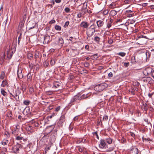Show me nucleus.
<instances>
[{
	"label": "nucleus",
	"mask_w": 154,
	"mask_h": 154,
	"mask_svg": "<svg viewBox=\"0 0 154 154\" xmlns=\"http://www.w3.org/2000/svg\"><path fill=\"white\" fill-rule=\"evenodd\" d=\"M39 53L38 52H36L35 54V58H37L39 56Z\"/></svg>",
	"instance_id": "c9c22d12"
},
{
	"label": "nucleus",
	"mask_w": 154,
	"mask_h": 154,
	"mask_svg": "<svg viewBox=\"0 0 154 154\" xmlns=\"http://www.w3.org/2000/svg\"><path fill=\"white\" fill-rule=\"evenodd\" d=\"M60 109V106H59L57 107L55 109V111L57 112L59 111Z\"/></svg>",
	"instance_id": "c03bdc74"
},
{
	"label": "nucleus",
	"mask_w": 154,
	"mask_h": 154,
	"mask_svg": "<svg viewBox=\"0 0 154 154\" xmlns=\"http://www.w3.org/2000/svg\"><path fill=\"white\" fill-rule=\"evenodd\" d=\"M17 75L19 78L21 79L23 78V75L21 70H19L18 69L17 70Z\"/></svg>",
	"instance_id": "9b49d317"
},
{
	"label": "nucleus",
	"mask_w": 154,
	"mask_h": 154,
	"mask_svg": "<svg viewBox=\"0 0 154 154\" xmlns=\"http://www.w3.org/2000/svg\"><path fill=\"white\" fill-rule=\"evenodd\" d=\"M16 139L17 140H23L24 138L23 137L21 136V135H20V136H17L16 137Z\"/></svg>",
	"instance_id": "6ab92c4d"
},
{
	"label": "nucleus",
	"mask_w": 154,
	"mask_h": 154,
	"mask_svg": "<svg viewBox=\"0 0 154 154\" xmlns=\"http://www.w3.org/2000/svg\"><path fill=\"white\" fill-rule=\"evenodd\" d=\"M129 64V63H125L124 65L126 67H128Z\"/></svg>",
	"instance_id": "79ce46f5"
},
{
	"label": "nucleus",
	"mask_w": 154,
	"mask_h": 154,
	"mask_svg": "<svg viewBox=\"0 0 154 154\" xmlns=\"http://www.w3.org/2000/svg\"><path fill=\"white\" fill-rule=\"evenodd\" d=\"M106 146V143L105 141L102 139L100 140V143L99 144L100 147L103 148Z\"/></svg>",
	"instance_id": "1a4fd4ad"
},
{
	"label": "nucleus",
	"mask_w": 154,
	"mask_h": 154,
	"mask_svg": "<svg viewBox=\"0 0 154 154\" xmlns=\"http://www.w3.org/2000/svg\"><path fill=\"white\" fill-rule=\"evenodd\" d=\"M12 50H13L12 52V53H13L14 52L16 51V48H14L13 49H12Z\"/></svg>",
	"instance_id": "bf43d9fd"
},
{
	"label": "nucleus",
	"mask_w": 154,
	"mask_h": 154,
	"mask_svg": "<svg viewBox=\"0 0 154 154\" xmlns=\"http://www.w3.org/2000/svg\"><path fill=\"white\" fill-rule=\"evenodd\" d=\"M21 118V116L20 115H19L18 117V118L19 119Z\"/></svg>",
	"instance_id": "338daca9"
},
{
	"label": "nucleus",
	"mask_w": 154,
	"mask_h": 154,
	"mask_svg": "<svg viewBox=\"0 0 154 154\" xmlns=\"http://www.w3.org/2000/svg\"><path fill=\"white\" fill-rule=\"evenodd\" d=\"M5 72H1V74L0 75V79L1 80L3 79L5 77Z\"/></svg>",
	"instance_id": "5701e85b"
},
{
	"label": "nucleus",
	"mask_w": 154,
	"mask_h": 154,
	"mask_svg": "<svg viewBox=\"0 0 154 154\" xmlns=\"http://www.w3.org/2000/svg\"><path fill=\"white\" fill-rule=\"evenodd\" d=\"M29 103L30 101L29 100H25L23 102V103L26 105H28L29 104Z\"/></svg>",
	"instance_id": "f704fd0d"
},
{
	"label": "nucleus",
	"mask_w": 154,
	"mask_h": 154,
	"mask_svg": "<svg viewBox=\"0 0 154 154\" xmlns=\"http://www.w3.org/2000/svg\"><path fill=\"white\" fill-rule=\"evenodd\" d=\"M151 9H154V5H152L151 6Z\"/></svg>",
	"instance_id": "e2e57ef3"
},
{
	"label": "nucleus",
	"mask_w": 154,
	"mask_h": 154,
	"mask_svg": "<svg viewBox=\"0 0 154 154\" xmlns=\"http://www.w3.org/2000/svg\"><path fill=\"white\" fill-rule=\"evenodd\" d=\"M49 65V61L46 60L44 63V66L45 67H47Z\"/></svg>",
	"instance_id": "4be33fe9"
},
{
	"label": "nucleus",
	"mask_w": 154,
	"mask_h": 154,
	"mask_svg": "<svg viewBox=\"0 0 154 154\" xmlns=\"http://www.w3.org/2000/svg\"><path fill=\"white\" fill-rule=\"evenodd\" d=\"M50 51L51 52H53L54 51V50L53 49H50Z\"/></svg>",
	"instance_id": "0e129e2a"
},
{
	"label": "nucleus",
	"mask_w": 154,
	"mask_h": 154,
	"mask_svg": "<svg viewBox=\"0 0 154 154\" xmlns=\"http://www.w3.org/2000/svg\"><path fill=\"white\" fill-rule=\"evenodd\" d=\"M69 24V22L68 21H66L64 25V27L65 28L67 27Z\"/></svg>",
	"instance_id": "e433bc0d"
},
{
	"label": "nucleus",
	"mask_w": 154,
	"mask_h": 154,
	"mask_svg": "<svg viewBox=\"0 0 154 154\" xmlns=\"http://www.w3.org/2000/svg\"><path fill=\"white\" fill-rule=\"evenodd\" d=\"M22 146L20 144L17 143L16 145L12 148V152L17 153L19 150V148H21Z\"/></svg>",
	"instance_id": "20e7f679"
},
{
	"label": "nucleus",
	"mask_w": 154,
	"mask_h": 154,
	"mask_svg": "<svg viewBox=\"0 0 154 154\" xmlns=\"http://www.w3.org/2000/svg\"><path fill=\"white\" fill-rule=\"evenodd\" d=\"M117 54L122 57H123L126 54L124 52H120L118 53Z\"/></svg>",
	"instance_id": "cd10ccee"
},
{
	"label": "nucleus",
	"mask_w": 154,
	"mask_h": 154,
	"mask_svg": "<svg viewBox=\"0 0 154 154\" xmlns=\"http://www.w3.org/2000/svg\"><path fill=\"white\" fill-rule=\"evenodd\" d=\"M110 6H111L112 7V8H115V5L114 4H111L110 5Z\"/></svg>",
	"instance_id": "de8ad7c7"
},
{
	"label": "nucleus",
	"mask_w": 154,
	"mask_h": 154,
	"mask_svg": "<svg viewBox=\"0 0 154 154\" xmlns=\"http://www.w3.org/2000/svg\"><path fill=\"white\" fill-rule=\"evenodd\" d=\"M27 57L29 59H31L33 57L32 54L30 53H28L27 54Z\"/></svg>",
	"instance_id": "c85d7f7f"
},
{
	"label": "nucleus",
	"mask_w": 154,
	"mask_h": 154,
	"mask_svg": "<svg viewBox=\"0 0 154 154\" xmlns=\"http://www.w3.org/2000/svg\"><path fill=\"white\" fill-rule=\"evenodd\" d=\"M106 141L108 144H110L112 143V140L110 138H107L106 139Z\"/></svg>",
	"instance_id": "c756f323"
},
{
	"label": "nucleus",
	"mask_w": 154,
	"mask_h": 154,
	"mask_svg": "<svg viewBox=\"0 0 154 154\" xmlns=\"http://www.w3.org/2000/svg\"><path fill=\"white\" fill-rule=\"evenodd\" d=\"M2 144L3 145H9L10 143L9 142V140L6 139H4L2 142Z\"/></svg>",
	"instance_id": "9d476101"
},
{
	"label": "nucleus",
	"mask_w": 154,
	"mask_h": 154,
	"mask_svg": "<svg viewBox=\"0 0 154 154\" xmlns=\"http://www.w3.org/2000/svg\"><path fill=\"white\" fill-rule=\"evenodd\" d=\"M70 9L68 8H66L65 9V11L66 12L68 13L70 11Z\"/></svg>",
	"instance_id": "ea45409f"
},
{
	"label": "nucleus",
	"mask_w": 154,
	"mask_h": 154,
	"mask_svg": "<svg viewBox=\"0 0 154 154\" xmlns=\"http://www.w3.org/2000/svg\"><path fill=\"white\" fill-rule=\"evenodd\" d=\"M84 13L81 12L78 14L77 16L79 18H80L82 17Z\"/></svg>",
	"instance_id": "2f4dec72"
},
{
	"label": "nucleus",
	"mask_w": 154,
	"mask_h": 154,
	"mask_svg": "<svg viewBox=\"0 0 154 154\" xmlns=\"http://www.w3.org/2000/svg\"><path fill=\"white\" fill-rule=\"evenodd\" d=\"M109 44H111L113 43V41L112 40H109L108 42Z\"/></svg>",
	"instance_id": "8fccbe9b"
},
{
	"label": "nucleus",
	"mask_w": 154,
	"mask_h": 154,
	"mask_svg": "<svg viewBox=\"0 0 154 154\" xmlns=\"http://www.w3.org/2000/svg\"><path fill=\"white\" fill-rule=\"evenodd\" d=\"M132 12V11L131 10H127L126 11V13H131Z\"/></svg>",
	"instance_id": "603ef678"
},
{
	"label": "nucleus",
	"mask_w": 154,
	"mask_h": 154,
	"mask_svg": "<svg viewBox=\"0 0 154 154\" xmlns=\"http://www.w3.org/2000/svg\"><path fill=\"white\" fill-rule=\"evenodd\" d=\"M148 69L150 71V72L151 73L152 77L154 79V71L152 69Z\"/></svg>",
	"instance_id": "393cba45"
},
{
	"label": "nucleus",
	"mask_w": 154,
	"mask_h": 154,
	"mask_svg": "<svg viewBox=\"0 0 154 154\" xmlns=\"http://www.w3.org/2000/svg\"><path fill=\"white\" fill-rule=\"evenodd\" d=\"M79 96L77 95L75 96L71 99L70 102L69 103V106H71L72 103L74 102H76L78 100H79Z\"/></svg>",
	"instance_id": "39448f33"
},
{
	"label": "nucleus",
	"mask_w": 154,
	"mask_h": 154,
	"mask_svg": "<svg viewBox=\"0 0 154 154\" xmlns=\"http://www.w3.org/2000/svg\"><path fill=\"white\" fill-rule=\"evenodd\" d=\"M110 23H108L107 25V27H108V28H109L111 26V23H110Z\"/></svg>",
	"instance_id": "a18cd8bd"
},
{
	"label": "nucleus",
	"mask_w": 154,
	"mask_h": 154,
	"mask_svg": "<svg viewBox=\"0 0 154 154\" xmlns=\"http://www.w3.org/2000/svg\"><path fill=\"white\" fill-rule=\"evenodd\" d=\"M78 119V116H76L75 117L74 119H73V120H74V121H76V120H77Z\"/></svg>",
	"instance_id": "6e6d98bb"
},
{
	"label": "nucleus",
	"mask_w": 154,
	"mask_h": 154,
	"mask_svg": "<svg viewBox=\"0 0 154 154\" xmlns=\"http://www.w3.org/2000/svg\"><path fill=\"white\" fill-rule=\"evenodd\" d=\"M108 119V116H104L103 118V120H101V122H102L103 121H105L107 120Z\"/></svg>",
	"instance_id": "a878e982"
},
{
	"label": "nucleus",
	"mask_w": 154,
	"mask_h": 154,
	"mask_svg": "<svg viewBox=\"0 0 154 154\" xmlns=\"http://www.w3.org/2000/svg\"><path fill=\"white\" fill-rule=\"evenodd\" d=\"M88 94H83L80 97H79V100L81 99H85L88 97Z\"/></svg>",
	"instance_id": "2eb2a0df"
},
{
	"label": "nucleus",
	"mask_w": 154,
	"mask_h": 154,
	"mask_svg": "<svg viewBox=\"0 0 154 154\" xmlns=\"http://www.w3.org/2000/svg\"><path fill=\"white\" fill-rule=\"evenodd\" d=\"M1 92L2 94H3L4 96H5L7 94L6 92H5L3 89H1Z\"/></svg>",
	"instance_id": "473e14b6"
},
{
	"label": "nucleus",
	"mask_w": 154,
	"mask_h": 154,
	"mask_svg": "<svg viewBox=\"0 0 154 154\" xmlns=\"http://www.w3.org/2000/svg\"><path fill=\"white\" fill-rule=\"evenodd\" d=\"M89 47V46H88V45H86L85 46V49H88Z\"/></svg>",
	"instance_id": "052dcab7"
},
{
	"label": "nucleus",
	"mask_w": 154,
	"mask_h": 154,
	"mask_svg": "<svg viewBox=\"0 0 154 154\" xmlns=\"http://www.w3.org/2000/svg\"><path fill=\"white\" fill-rule=\"evenodd\" d=\"M109 12V11L108 10H104L103 12V14L104 15H106Z\"/></svg>",
	"instance_id": "58836bf2"
},
{
	"label": "nucleus",
	"mask_w": 154,
	"mask_h": 154,
	"mask_svg": "<svg viewBox=\"0 0 154 154\" xmlns=\"http://www.w3.org/2000/svg\"><path fill=\"white\" fill-rule=\"evenodd\" d=\"M87 12H88V10L86 7L82 10L81 12H82L84 14L86 13Z\"/></svg>",
	"instance_id": "bb28decb"
},
{
	"label": "nucleus",
	"mask_w": 154,
	"mask_h": 154,
	"mask_svg": "<svg viewBox=\"0 0 154 154\" xmlns=\"http://www.w3.org/2000/svg\"><path fill=\"white\" fill-rule=\"evenodd\" d=\"M95 26L94 24H93L88 29L87 33L89 37H91L94 35L95 31Z\"/></svg>",
	"instance_id": "7ed1b4c3"
},
{
	"label": "nucleus",
	"mask_w": 154,
	"mask_h": 154,
	"mask_svg": "<svg viewBox=\"0 0 154 154\" xmlns=\"http://www.w3.org/2000/svg\"><path fill=\"white\" fill-rule=\"evenodd\" d=\"M132 16V15L131 14H128L127 15V17H131Z\"/></svg>",
	"instance_id": "864d4df0"
},
{
	"label": "nucleus",
	"mask_w": 154,
	"mask_h": 154,
	"mask_svg": "<svg viewBox=\"0 0 154 154\" xmlns=\"http://www.w3.org/2000/svg\"><path fill=\"white\" fill-rule=\"evenodd\" d=\"M100 40V38L97 36H95L94 40L97 43H99Z\"/></svg>",
	"instance_id": "aec40b11"
},
{
	"label": "nucleus",
	"mask_w": 154,
	"mask_h": 154,
	"mask_svg": "<svg viewBox=\"0 0 154 154\" xmlns=\"http://www.w3.org/2000/svg\"><path fill=\"white\" fill-rule=\"evenodd\" d=\"M81 27L85 28H87L89 26V24L86 22H82L80 24Z\"/></svg>",
	"instance_id": "6e6552de"
},
{
	"label": "nucleus",
	"mask_w": 154,
	"mask_h": 154,
	"mask_svg": "<svg viewBox=\"0 0 154 154\" xmlns=\"http://www.w3.org/2000/svg\"><path fill=\"white\" fill-rule=\"evenodd\" d=\"M55 63V61L54 60L52 59L51 60V61H50V63H51V65L52 66H53L54 64Z\"/></svg>",
	"instance_id": "72a5a7b5"
},
{
	"label": "nucleus",
	"mask_w": 154,
	"mask_h": 154,
	"mask_svg": "<svg viewBox=\"0 0 154 154\" xmlns=\"http://www.w3.org/2000/svg\"><path fill=\"white\" fill-rule=\"evenodd\" d=\"M58 41L59 45H60L61 46H62L64 43L63 39L62 38H59Z\"/></svg>",
	"instance_id": "4468645a"
},
{
	"label": "nucleus",
	"mask_w": 154,
	"mask_h": 154,
	"mask_svg": "<svg viewBox=\"0 0 154 154\" xmlns=\"http://www.w3.org/2000/svg\"><path fill=\"white\" fill-rule=\"evenodd\" d=\"M130 134H131V136H132V137H134L135 136V134L133 133H130Z\"/></svg>",
	"instance_id": "5fc2aeb1"
},
{
	"label": "nucleus",
	"mask_w": 154,
	"mask_h": 154,
	"mask_svg": "<svg viewBox=\"0 0 154 154\" xmlns=\"http://www.w3.org/2000/svg\"><path fill=\"white\" fill-rule=\"evenodd\" d=\"M153 94V93H151V94H148V96L149 97H151L152 95Z\"/></svg>",
	"instance_id": "3c124183"
},
{
	"label": "nucleus",
	"mask_w": 154,
	"mask_h": 154,
	"mask_svg": "<svg viewBox=\"0 0 154 154\" xmlns=\"http://www.w3.org/2000/svg\"><path fill=\"white\" fill-rule=\"evenodd\" d=\"M60 85L61 84L60 83L58 82H55L54 84V87L56 88L59 87H60Z\"/></svg>",
	"instance_id": "412c9836"
},
{
	"label": "nucleus",
	"mask_w": 154,
	"mask_h": 154,
	"mask_svg": "<svg viewBox=\"0 0 154 154\" xmlns=\"http://www.w3.org/2000/svg\"><path fill=\"white\" fill-rule=\"evenodd\" d=\"M133 90H134V91H137L138 90V89L136 87H134L133 88Z\"/></svg>",
	"instance_id": "09e8293b"
},
{
	"label": "nucleus",
	"mask_w": 154,
	"mask_h": 154,
	"mask_svg": "<svg viewBox=\"0 0 154 154\" xmlns=\"http://www.w3.org/2000/svg\"><path fill=\"white\" fill-rule=\"evenodd\" d=\"M147 4V3H143V6H145Z\"/></svg>",
	"instance_id": "680f3d73"
},
{
	"label": "nucleus",
	"mask_w": 154,
	"mask_h": 154,
	"mask_svg": "<svg viewBox=\"0 0 154 154\" xmlns=\"http://www.w3.org/2000/svg\"><path fill=\"white\" fill-rule=\"evenodd\" d=\"M130 1H124V2L125 4H127L128 3H129Z\"/></svg>",
	"instance_id": "13d9d810"
},
{
	"label": "nucleus",
	"mask_w": 154,
	"mask_h": 154,
	"mask_svg": "<svg viewBox=\"0 0 154 154\" xmlns=\"http://www.w3.org/2000/svg\"><path fill=\"white\" fill-rule=\"evenodd\" d=\"M97 26L98 27L102 26L103 24V22L101 20H98L97 22Z\"/></svg>",
	"instance_id": "ddd939ff"
},
{
	"label": "nucleus",
	"mask_w": 154,
	"mask_h": 154,
	"mask_svg": "<svg viewBox=\"0 0 154 154\" xmlns=\"http://www.w3.org/2000/svg\"><path fill=\"white\" fill-rule=\"evenodd\" d=\"M150 79L149 78H146L143 79V81L147 82V81L149 80Z\"/></svg>",
	"instance_id": "37998d69"
},
{
	"label": "nucleus",
	"mask_w": 154,
	"mask_h": 154,
	"mask_svg": "<svg viewBox=\"0 0 154 154\" xmlns=\"http://www.w3.org/2000/svg\"><path fill=\"white\" fill-rule=\"evenodd\" d=\"M23 113L25 115H26L29 113V109L28 107H26L23 111Z\"/></svg>",
	"instance_id": "f8f14e48"
},
{
	"label": "nucleus",
	"mask_w": 154,
	"mask_h": 154,
	"mask_svg": "<svg viewBox=\"0 0 154 154\" xmlns=\"http://www.w3.org/2000/svg\"><path fill=\"white\" fill-rule=\"evenodd\" d=\"M130 153L131 154H138V149L135 147H134L131 150Z\"/></svg>",
	"instance_id": "423d86ee"
},
{
	"label": "nucleus",
	"mask_w": 154,
	"mask_h": 154,
	"mask_svg": "<svg viewBox=\"0 0 154 154\" xmlns=\"http://www.w3.org/2000/svg\"><path fill=\"white\" fill-rule=\"evenodd\" d=\"M108 86L107 85L106 83H102L96 85L94 88V89L98 91H103Z\"/></svg>",
	"instance_id": "f03ea898"
},
{
	"label": "nucleus",
	"mask_w": 154,
	"mask_h": 154,
	"mask_svg": "<svg viewBox=\"0 0 154 154\" xmlns=\"http://www.w3.org/2000/svg\"><path fill=\"white\" fill-rule=\"evenodd\" d=\"M135 85L137 86H138L139 85V83L138 82H136L135 83Z\"/></svg>",
	"instance_id": "4d7b16f0"
},
{
	"label": "nucleus",
	"mask_w": 154,
	"mask_h": 154,
	"mask_svg": "<svg viewBox=\"0 0 154 154\" xmlns=\"http://www.w3.org/2000/svg\"><path fill=\"white\" fill-rule=\"evenodd\" d=\"M55 20H51L50 22V23L51 24H52L55 23Z\"/></svg>",
	"instance_id": "49530a36"
},
{
	"label": "nucleus",
	"mask_w": 154,
	"mask_h": 154,
	"mask_svg": "<svg viewBox=\"0 0 154 154\" xmlns=\"http://www.w3.org/2000/svg\"><path fill=\"white\" fill-rule=\"evenodd\" d=\"M9 51L8 50L5 53H2L0 55V63L1 65L3 64L5 59H10Z\"/></svg>",
	"instance_id": "f257e3e1"
},
{
	"label": "nucleus",
	"mask_w": 154,
	"mask_h": 154,
	"mask_svg": "<svg viewBox=\"0 0 154 154\" xmlns=\"http://www.w3.org/2000/svg\"><path fill=\"white\" fill-rule=\"evenodd\" d=\"M117 14V12L115 10H112L110 12V14L111 16H113L116 15Z\"/></svg>",
	"instance_id": "dca6fc26"
},
{
	"label": "nucleus",
	"mask_w": 154,
	"mask_h": 154,
	"mask_svg": "<svg viewBox=\"0 0 154 154\" xmlns=\"http://www.w3.org/2000/svg\"><path fill=\"white\" fill-rule=\"evenodd\" d=\"M55 1L57 3H59L61 1Z\"/></svg>",
	"instance_id": "69168bd1"
},
{
	"label": "nucleus",
	"mask_w": 154,
	"mask_h": 154,
	"mask_svg": "<svg viewBox=\"0 0 154 154\" xmlns=\"http://www.w3.org/2000/svg\"><path fill=\"white\" fill-rule=\"evenodd\" d=\"M50 39V36L49 35H45L44 37V43H48L49 42Z\"/></svg>",
	"instance_id": "0eeeda50"
},
{
	"label": "nucleus",
	"mask_w": 154,
	"mask_h": 154,
	"mask_svg": "<svg viewBox=\"0 0 154 154\" xmlns=\"http://www.w3.org/2000/svg\"><path fill=\"white\" fill-rule=\"evenodd\" d=\"M65 121V119L63 116H62L60 118V119L59 121V123L60 124H61Z\"/></svg>",
	"instance_id": "a211bd4d"
},
{
	"label": "nucleus",
	"mask_w": 154,
	"mask_h": 154,
	"mask_svg": "<svg viewBox=\"0 0 154 154\" xmlns=\"http://www.w3.org/2000/svg\"><path fill=\"white\" fill-rule=\"evenodd\" d=\"M113 75L112 72H110L108 74V78H110L111 77H112Z\"/></svg>",
	"instance_id": "a19ab883"
},
{
	"label": "nucleus",
	"mask_w": 154,
	"mask_h": 154,
	"mask_svg": "<svg viewBox=\"0 0 154 154\" xmlns=\"http://www.w3.org/2000/svg\"><path fill=\"white\" fill-rule=\"evenodd\" d=\"M89 64L88 63L86 62L84 63V66L85 67H88L89 66Z\"/></svg>",
	"instance_id": "4c0bfd02"
},
{
	"label": "nucleus",
	"mask_w": 154,
	"mask_h": 154,
	"mask_svg": "<svg viewBox=\"0 0 154 154\" xmlns=\"http://www.w3.org/2000/svg\"><path fill=\"white\" fill-rule=\"evenodd\" d=\"M85 140L84 139H82V140H81V141L82 142H85Z\"/></svg>",
	"instance_id": "774afa93"
},
{
	"label": "nucleus",
	"mask_w": 154,
	"mask_h": 154,
	"mask_svg": "<svg viewBox=\"0 0 154 154\" xmlns=\"http://www.w3.org/2000/svg\"><path fill=\"white\" fill-rule=\"evenodd\" d=\"M7 81L5 80H3L2 82V84H1V86L4 87L8 84Z\"/></svg>",
	"instance_id": "f3484780"
},
{
	"label": "nucleus",
	"mask_w": 154,
	"mask_h": 154,
	"mask_svg": "<svg viewBox=\"0 0 154 154\" xmlns=\"http://www.w3.org/2000/svg\"><path fill=\"white\" fill-rule=\"evenodd\" d=\"M77 148L78 149L79 151L80 152H82L83 151L84 148L82 147H81L80 146H78L77 147Z\"/></svg>",
	"instance_id": "7c9ffc66"
},
{
	"label": "nucleus",
	"mask_w": 154,
	"mask_h": 154,
	"mask_svg": "<svg viewBox=\"0 0 154 154\" xmlns=\"http://www.w3.org/2000/svg\"><path fill=\"white\" fill-rule=\"evenodd\" d=\"M55 29L57 30L60 31L61 30V27L59 25H56L55 26Z\"/></svg>",
	"instance_id": "b1692460"
}]
</instances>
